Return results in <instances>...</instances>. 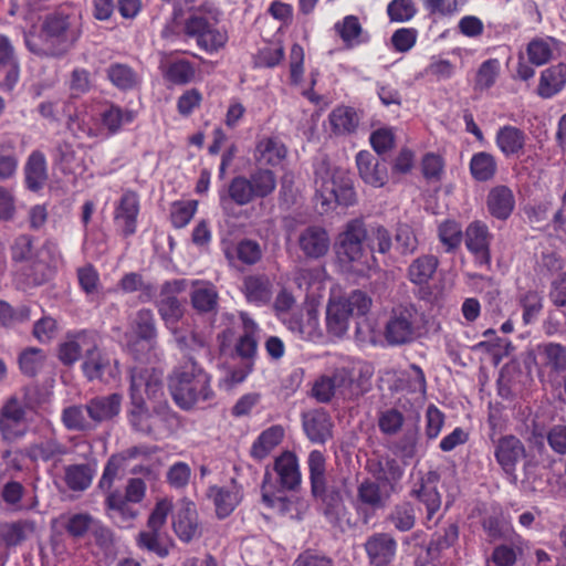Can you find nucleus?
<instances>
[{
    "label": "nucleus",
    "instance_id": "obj_1",
    "mask_svg": "<svg viewBox=\"0 0 566 566\" xmlns=\"http://www.w3.org/2000/svg\"><path fill=\"white\" fill-rule=\"evenodd\" d=\"M144 395L148 399L164 395L163 374L155 368L135 366L130 369L128 422L134 431L155 439L169 436L178 424L177 413L167 401L160 400L149 409Z\"/></svg>",
    "mask_w": 566,
    "mask_h": 566
},
{
    "label": "nucleus",
    "instance_id": "obj_2",
    "mask_svg": "<svg viewBox=\"0 0 566 566\" xmlns=\"http://www.w3.org/2000/svg\"><path fill=\"white\" fill-rule=\"evenodd\" d=\"M391 247V234L384 226L367 227L363 220L354 219L347 222L338 235L337 255L357 275L368 276L379 266L375 253L386 254Z\"/></svg>",
    "mask_w": 566,
    "mask_h": 566
},
{
    "label": "nucleus",
    "instance_id": "obj_3",
    "mask_svg": "<svg viewBox=\"0 0 566 566\" xmlns=\"http://www.w3.org/2000/svg\"><path fill=\"white\" fill-rule=\"evenodd\" d=\"M78 35V31L72 28L70 15L52 13L43 21L39 34L27 33L24 42L28 50L38 56L57 57L73 46Z\"/></svg>",
    "mask_w": 566,
    "mask_h": 566
},
{
    "label": "nucleus",
    "instance_id": "obj_4",
    "mask_svg": "<svg viewBox=\"0 0 566 566\" xmlns=\"http://www.w3.org/2000/svg\"><path fill=\"white\" fill-rule=\"evenodd\" d=\"M211 378L192 358L176 367L168 379V388L176 405L184 410L200 401H208L214 394Z\"/></svg>",
    "mask_w": 566,
    "mask_h": 566
},
{
    "label": "nucleus",
    "instance_id": "obj_5",
    "mask_svg": "<svg viewBox=\"0 0 566 566\" xmlns=\"http://www.w3.org/2000/svg\"><path fill=\"white\" fill-rule=\"evenodd\" d=\"M306 464L312 496L321 502L322 513L326 521L332 525L339 524L345 505L340 490L335 486H327V460L325 454L319 450H312L308 453Z\"/></svg>",
    "mask_w": 566,
    "mask_h": 566
},
{
    "label": "nucleus",
    "instance_id": "obj_6",
    "mask_svg": "<svg viewBox=\"0 0 566 566\" xmlns=\"http://www.w3.org/2000/svg\"><path fill=\"white\" fill-rule=\"evenodd\" d=\"M371 304V297L360 290H355L346 296L331 297L326 307L327 332L342 337L349 328L350 318L365 316Z\"/></svg>",
    "mask_w": 566,
    "mask_h": 566
},
{
    "label": "nucleus",
    "instance_id": "obj_7",
    "mask_svg": "<svg viewBox=\"0 0 566 566\" xmlns=\"http://www.w3.org/2000/svg\"><path fill=\"white\" fill-rule=\"evenodd\" d=\"M277 186L276 175L270 168L256 166L249 176H235L228 185V196L237 206H248L254 200L273 195Z\"/></svg>",
    "mask_w": 566,
    "mask_h": 566
},
{
    "label": "nucleus",
    "instance_id": "obj_8",
    "mask_svg": "<svg viewBox=\"0 0 566 566\" xmlns=\"http://www.w3.org/2000/svg\"><path fill=\"white\" fill-rule=\"evenodd\" d=\"M201 9L197 13L190 14L185 21V33L195 39L197 46L208 54H213L222 50L229 40L228 31L219 27V11L209 10V17L201 14Z\"/></svg>",
    "mask_w": 566,
    "mask_h": 566
},
{
    "label": "nucleus",
    "instance_id": "obj_9",
    "mask_svg": "<svg viewBox=\"0 0 566 566\" xmlns=\"http://www.w3.org/2000/svg\"><path fill=\"white\" fill-rule=\"evenodd\" d=\"M419 332L418 311L415 305L394 307L385 325L384 337L391 346H400L413 342Z\"/></svg>",
    "mask_w": 566,
    "mask_h": 566
},
{
    "label": "nucleus",
    "instance_id": "obj_10",
    "mask_svg": "<svg viewBox=\"0 0 566 566\" xmlns=\"http://www.w3.org/2000/svg\"><path fill=\"white\" fill-rule=\"evenodd\" d=\"M527 457L525 444L514 434H505L494 441V458L505 479L517 484V465Z\"/></svg>",
    "mask_w": 566,
    "mask_h": 566
},
{
    "label": "nucleus",
    "instance_id": "obj_11",
    "mask_svg": "<svg viewBox=\"0 0 566 566\" xmlns=\"http://www.w3.org/2000/svg\"><path fill=\"white\" fill-rule=\"evenodd\" d=\"M316 200L321 202L322 209L326 212L335 205L349 207L356 202V192L349 178H340L338 182L335 177L315 180Z\"/></svg>",
    "mask_w": 566,
    "mask_h": 566
},
{
    "label": "nucleus",
    "instance_id": "obj_12",
    "mask_svg": "<svg viewBox=\"0 0 566 566\" xmlns=\"http://www.w3.org/2000/svg\"><path fill=\"white\" fill-rule=\"evenodd\" d=\"M438 480L439 476L436 472L429 471L426 474L419 472L417 480L412 482L409 490V496L424 506V524L428 527H430L428 523L433 520L441 509L442 500L437 488Z\"/></svg>",
    "mask_w": 566,
    "mask_h": 566
},
{
    "label": "nucleus",
    "instance_id": "obj_13",
    "mask_svg": "<svg viewBox=\"0 0 566 566\" xmlns=\"http://www.w3.org/2000/svg\"><path fill=\"white\" fill-rule=\"evenodd\" d=\"M188 281L175 279L166 281L160 287V300L157 304L158 313L166 326H175L184 316V307L177 294L186 291Z\"/></svg>",
    "mask_w": 566,
    "mask_h": 566
},
{
    "label": "nucleus",
    "instance_id": "obj_14",
    "mask_svg": "<svg viewBox=\"0 0 566 566\" xmlns=\"http://www.w3.org/2000/svg\"><path fill=\"white\" fill-rule=\"evenodd\" d=\"M491 234L488 226L480 221H472L465 229L463 240L468 251L473 255L474 262L479 266L491 268Z\"/></svg>",
    "mask_w": 566,
    "mask_h": 566
},
{
    "label": "nucleus",
    "instance_id": "obj_15",
    "mask_svg": "<svg viewBox=\"0 0 566 566\" xmlns=\"http://www.w3.org/2000/svg\"><path fill=\"white\" fill-rule=\"evenodd\" d=\"M25 409L15 397H11L0 409V434L8 442L25 436Z\"/></svg>",
    "mask_w": 566,
    "mask_h": 566
},
{
    "label": "nucleus",
    "instance_id": "obj_16",
    "mask_svg": "<svg viewBox=\"0 0 566 566\" xmlns=\"http://www.w3.org/2000/svg\"><path fill=\"white\" fill-rule=\"evenodd\" d=\"M139 210L138 193L132 189L125 190L114 209V222L124 238L136 233Z\"/></svg>",
    "mask_w": 566,
    "mask_h": 566
},
{
    "label": "nucleus",
    "instance_id": "obj_17",
    "mask_svg": "<svg viewBox=\"0 0 566 566\" xmlns=\"http://www.w3.org/2000/svg\"><path fill=\"white\" fill-rule=\"evenodd\" d=\"M289 149L279 136H262L256 139L252 157L256 166L263 168L279 167L286 159Z\"/></svg>",
    "mask_w": 566,
    "mask_h": 566
},
{
    "label": "nucleus",
    "instance_id": "obj_18",
    "mask_svg": "<svg viewBox=\"0 0 566 566\" xmlns=\"http://www.w3.org/2000/svg\"><path fill=\"white\" fill-rule=\"evenodd\" d=\"M81 369L88 381L99 380L105 384L115 379L118 374L117 361L112 364L109 357L98 349L97 344L84 355Z\"/></svg>",
    "mask_w": 566,
    "mask_h": 566
},
{
    "label": "nucleus",
    "instance_id": "obj_19",
    "mask_svg": "<svg viewBox=\"0 0 566 566\" xmlns=\"http://www.w3.org/2000/svg\"><path fill=\"white\" fill-rule=\"evenodd\" d=\"M96 333L88 329H81L69 333L66 340L59 346V359L65 366H72L78 360L82 353L87 354L88 349L96 347Z\"/></svg>",
    "mask_w": 566,
    "mask_h": 566
},
{
    "label": "nucleus",
    "instance_id": "obj_20",
    "mask_svg": "<svg viewBox=\"0 0 566 566\" xmlns=\"http://www.w3.org/2000/svg\"><path fill=\"white\" fill-rule=\"evenodd\" d=\"M366 469L373 475L374 481L381 483L384 488H389L390 492L397 491V485L405 473L399 461L389 455L369 459Z\"/></svg>",
    "mask_w": 566,
    "mask_h": 566
},
{
    "label": "nucleus",
    "instance_id": "obj_21",
    "mask_svg": "<svg viewBox=\"0 0 566 566\" xmlns=\"http://www.w3.org/2000/svg\"><path fill=\"white\" fill-rule=\"evenodd\" d=\"M364 549L369 564H392L397 553V542L391 534L378 532L367 537Z\"/></svg>",
    "mask_w": 566,
    "mask_h": 566
},
{
    "label": "nucleus",
    "instance_id": "obj_22",
    "mask_svg": "<svg viewBox=\"0 0 566 566\" xmlns=\"http://www.w3.org/2000/svg\"><path fill=\"white\" fill-rule=\"evenodd\" d=\"M356 165L360 178L365 184L380 188L388 180V167L385 160L376 158L368 150H360L356 155Z\"/></svg>",
    "mask_w": 566,
    "mask_h": 566
},
{
    "label": "nucleus",
    "instance_id": "obj_23",
    "mask_svg": "<svg viewBox=\"0 0 566 566\" xmlns=\"http://www.w3.org/2000/svg\"><path fill=\"white\" fill-rule=\"evenodd\" d=\"M51 276L50 265L35 256L14 272V282L19 289L25 290L45 284Z\"/></svg>",
    "mask_w": 566,
    "mask_h": 566
},
{
    "label": "nucleus",
    "instance_id": "obj_24",
    "mask_svg": "<svg viewBox=\"0 0 566 566\" xmlns=\"http://www.w3.org/2000/svg\"><path fill=\"white\" fill-rule=\"evenodd\" d=\"M132 504L134 503L126 500L119 490H114L106 494L104 510L114 524L128 527L138 515V511Z\"/></svg>",
    "mask_w": 566,
    "mask_h": 566
},
{
    "label": "nucleus",
    "instance_id": "obj_25",
    "mask_svg": "<svg viewBox=\"0 0 566 566\" xmlns=\"http://www.w3.org/2000/svg\"><path fill=\"white\" fill-rule=\"evenodd\" d=\"M303 429L312 443L325 444L333 437V421L323 409L303 415Z\"/></svg>",
    "mask_w": 566,
    "mask_h": 566
},
{
    "label": "nucleus",
    "instance_id": "obj_26",
    "mask_svg": "<svg viewBox=\"0 0 566 566\" xmlns=\"http://www.w3.org/2000/svg\"><path fill=\"white\" fill-rule=\"evenodd\" d=\"M329 235L319 226H310L298 237V247L308 259H319L329 250Z\"/></svg>",
    "mask_w": 566,
    "mask_h": 566
},
{
    "label": "nucleus",
    "instance_id": "obj_27",
    "mask_svg": "<svg viewBox=\"0 0 566 566\" xmlns=\"http://www.w3.org/2000/svg\"><path fill=\"white\" fill-rule=\"evenodd\" d=\"M273 470L277 474L280 485L284 490L294 491L302 482L298 459L292 451H284L275 458Z\"/></svg>",
    "mask_w": 566,
    "mask_h": 566
},
{
    "label": "nucleus",
    "instance_id": "obj_28",
    "mask_svg": "<svg viewBox=\"0 0 566 566\" xmlns=\"http://www.w3.org/2000/svg\"><path fill=\"white\" fill-rule=\"evenodd\" d=\"M334 31L348 50L366 44L370 40L369 33L363 28L355 14L345 15L334 23Z\"/></svg>",
    "mask_w": 566,
    "mask_h": 566
},
{
    "label": "nucleus",
    "instance_id": "obj_29",
    "mask_svg": "<svg viewBox=\"0 0 566 566\" xmlns=\"http://www.w3.org/2000/svg\"><path fill=\"white\" fill-rule=\"evenodd\" d=\"M101 126L107 132L108 136H115L123 130L125 125H129L137 118L135 109L124 108L115 103H108L99 112Z\"/></svg>",
    "mask_w": 566,
    "mask_h": 566
},
{
    "label": "nucleus",
    "instance_id": "obj_30",
    "mask_svg": "<svg viewBox=\"0 0 566 566\" xmlns=\"http://www.w3.org/2000/svg\"><path fill=\"white\" fill-rule=\"evenodd\" d=\"M527 136L513 125L501 126L495 134V145L505 157H520L524 154Z\"/></svg>",
    "mask_w": 566,
    "mask_h": 566
},
{
    "label": "nucleus",
    "instance_id": "obj_31",
    "mask_svg": "<svg viewBox=\"0 0 566 566\" xmlns=\"http://www.w3.org/2000/svg\"><path fill=\"white\" fill-rule=\"evenodd\" d=\"M191 287L190 303L192 308L199 314H214L219 300L216 286L208 281L193 280Z\"/></svg>",
    "mask_w": 566,
    "mask_h": 566
},
{
    "label": "nucleus",
    "instance_id": "obj_32",
    "mask_svg": "<svg viewBox=\"0 0 566 566\" xmlns=\"http://www.w3.org/2000/svg\"><path fill=\"white\" fill-rule=\"evenodd\" d=\"M208 497L213 502L219 518L228 517L241 502L242 495L233 482L230 486L212 485L208 489Z\"/></svg>",
    "mask_w": 566,
    "mask_h": 566
},
{
    "label": "nucleus",
    "instance_id": "obj_33",
    "mask_svg": "<svg viewBox=\"0 0 566 566\" xmlns=\"http://www.w3.org/2000/svg\"><path fill=\"white\" fill-rule=\"evenodd\" d=\"M566 86V63L559 62L541 72L536 93L548 99L559 94Z\"/></svg>",
    "mask_w": 566,
    "mask_h": 566
},
{
    "label": "nucleus",
    "instance_id": "obj_34",
    "mask_svg": "<svg viewBox=\"0 0 566 566\" xmlns=\"http://www.w3.org/2000/svg\"><path fill=\"white\" fill-rule=\"evenodd\" d=\"M120 405L122 396L115 392L90 399L85 405V410L94 422L101 423L116 417L120 411Z\"/></svg>",
    "mask_w": 566,
    "mask_h": 566
},
{
    "label": "nucleus",
    "instance_id": "obj_35",
    "mask_svg": "<svg viewBox=\"0 0 566 566\" xmlns=\"http://www.w3.org/2000/svg\"><path fill=\"white\" fill-rule=\"evenodd\" d=\"M172 527L181 542L189 543L198 533V513L192 502H185L176 512Z\"/></svg>",
    "mask_w": 566,
    "mask_h": 566
},
{
    "label": "nucleus",
    "instance_id": "obj_36",
    "mask_svg": "<svg viewBox=\"0 0 566 566\" xmlns=\"http://www.w3.org/2000/svg\"><path fill=\"white\" fill-rule=\"evenodd\" d=\"M48 180V163L41 150H33L24 165V184L31 191L41 190Z\"/></svg>",
    "mask_w": 566,
    "mask_h": 566
},
{
    "label": "nucleus",
    "instance_id": "obj_37",
    "mask_svg": "<svg viewBox=\"0 0 566 566\" xmlns=\"http://www.w3.org/2000/svg\"><path fill=\"white\" fill-rule=\"evenodd\" d=\"M328 123L333 134L347 136L356 133L360 116L354 107L340 105L329 113Z\"/></svg>",
    "mask_w": 566,
    "mask_h": 566
},
{
    "label": "nucleus",
    "instance_id": "obj_38",
    "mask_svg": "<svg viewBox=\"0 0 566 566\" xmlns=\"http://www.w3.org/2000/svg\"><path fill=\"white\" fill-rule=\"evenodd\" d=\"M486 207L490 214L499 220H506L515 207L513 191L506 186H496L489 191Z\"/></svg>",
    "mask_w": 566,
    "mask_h": 566
},
{
    "label": "nucleus",
    "instance_id": "obj_39",
    "mask_svg": "<svg viewBox=\"0 0 566 566\" xmlns=\"http://www.w3.org/2000/svg\"><path fill=\"white\" fill-rule=\"evenodd\" d=\"M284 429L280 424H273L263 430L253 441L250 455L255 461H262L268 458L272 451L282 442Z\"/></svg>",
    "mask_w": 566,
    "mask_h": 566
},
{
    "label": "nucleus",
    "instance_id": "obj_40",
    "mask_svg": "<svg viewBox=\"0 0 566 566\" xmlns=\"http://www.w3.org/2000/svg\"><path fill=\"white\" fill-rule=\"evenodd\" d=\"M243 333L238 338L234 349L239 357L251 359L255 356L258 349V324L245 312L240 313Z\"/></svg>",
    "mask_w": 566,
    "mask_h": 566
},
{
    "label": "nucleus",
    "instance_id": "obj_41",
    "mask_svg": "<svg viewBox=\"0 0 566 566\" xmlns=\"http://www.w3.org/2000/svg\"><path fill=\"white\" fill-rule=\"evenodd\" d=\"M438 266L439 260L436 255L422 254L410 263L407 277L415 285H427L433 279Z\"/></svg>",
    "mask_w": 566,
    "mask_h": 566
},
{
    "label": "nucleus",
    "instance_id": "obj_42",
    "mask_svg": "<svg viewBox=\"0 0 566 566\" xmlns=\"http://www.w3.org/2000/svg\"><path fill=\"white\" fill-rule=\"evenodd\" d=\"M381 483L370 479L364 480L357 488V502L373 511L381 510L392 492L384 493Z\"/></svg>",
    "mask_w": 566,
    "mask_h": 566
},
{
    "label": "nucleus",
    "instance_id": "obj_43",
    "mask_svg": "<svg viewBox=\"0 0 566 566\" xmlns=\"http://www.w3.org/2000/svg\"><path fill=\"white\" fill-rule=\"evenodd\" d=\"M272 285L265 275H249L243 281V293L249 303L262 306L272 297Z\"/></svg>",
    "mask_w": 566,
    "mask_h": 566
},
{
    "label": "nucleus",
    "instance_id": "obj_44",
    "mask_svg": "<svg viewBox=\"0 0 566 566\" xmlns=\"http://www.w3.org/2000/svg\"><path fill=\"white\" fill-rule=\"evenodd\" d=\"M67 450L64 444L59 442L55 438H48L39 442L30 444L25 449V455L33 462L54 461L62 455L66 454Z\"/></svg>",
    "mask_w": 566,
    "mask_h": 566
},
{
    "label": "nucleus",
    "instance_id": "obj_45",
    "mask_svg": "<svg viewBox=\"0 0 566 566\" xmlns=\"http://www.w3.org/2000/svg\"><path fill=\"white\" fill-rule=\"evenodd\" d=\"M106 76L117 90L123 92L133 91L140 84L137 72L125 63H112L106 69Z\"/></svg>",
    "mask_w": 566,
    "mask_h": 566
},
{
    "label": "nucleus",
    "instance_id": "obj_46",
    "mask_svg": "<svg viewBox=\"0 0 566 566\" xmlns=\"http://www.w3.org/2000/svg\"><path fill=\"white\" fill-rule=\"evenodd\" d=\"M67 127L78 138H95L101 134L97 122L93 115L88 114L86 106L76 108L74 114L70 115Z\"/></svg>",
    "mask_w": 566,
    "mask_h": 566
},
{
    "label": "nucleus",
    "instance_id": "obj_47",
    "mask_svg": "<svg viewBox=\"0 0 566 566\" xmlns=\"http://www.w3.org/2000/svg\"><path fill=\"white\" fill-rule=\"evenodd\" d=\"M472 178L479 182L492 180L497 172V161L494 155L488 151L473 154L469 163Z\"/></svg>",
    "mask_w": 566,
    "mask_h": 566
},
{
    "label": "nucleus",
    "instance_id": "obj_48",
    "mask_svg": "<svg viewBox=\"0 0 566 566\" xmlns=\"http://www.w3.org/2000/svg\"><path fill=\"white\" fill-rule=\"evenodd\" d=\"M94 473L88 463L70 464L64 469V482L71 491L82 492L91 486Z\"/></svg>",
    "mask_w": 566,
    "mask_h": 566
},
{
    "label": "nucleus",
    "instance_id": "obj_49",
    "mask_svg": "<svg viewBox=\"0 0 566 566\" xmlns=\"http://www.w3.org/2000/svg\"><path fill=\"white\" fill-rule=\"evenodd\" d=\"M34 532V523L29 520H19L6 523L1 527L0 538L7 548L21 545Z\"/></svg>",
    "mask_w": 566,
    "mask_h": 566
},
{
    "label": "nucleus",
    "instance_id": "obj_50",
    "mask_svg": "<svg viewBox=\"0 0 566 566\" xmlns=\"http://www.w3.org/2000/svg\"><path fill=\"white\" fill-rule=\"evenodd\" d=\"M437 234L444 252H455L463 241L462 226L454 219H446L438 224Z\"/></svg>",
    "mask_w": 566,
    "mask_h": 566
},
{
    "label": "nucleus",
    "instance_id": "obj_51",
    "mask_svg": "<svg viewBox=\"0 0 566 566\" xmlns=\"http://www.w3.org/2000/svg\"><path fill=\"white\" fill-rule=\"evenodd\" d=\"M76 279L80 290L85 294L88 302H94L99 293V272L92 263H86L76 269Z\"/></svg>",
    "mask_w": 566,
    "mask_h": 566
},
{
    "label": "nucleus",
    "instance_id": "obj_52",
    "mask_svg": "<svg viewBox=\"0 0 566 566\" xmlns=\"http://www.w3.org/2000/svg\"><path fill=\"white\" fill-rule=\"evenodd\" d=\"M387 521L399 532H409L416 525V510L411 502L397 503L387 516Z\"/></svg>",
    "mask_w": 566,
    "mask_h": 566
},
{
    "label": "nucleus",
    "instance_id": "obj_53",
    "mask_svg": "<svg viewBox=\"0 0 566 566\" xmlns=\"http://www.w3.org/2000/svg\"><path fill=\"white\" fill-rule=\"evenodd\" d=\"M164 78L175 85H186L192 82L196 75L195 65L185 59L171 61L163 71Z\"/></svg>",
    "mask_w": 566,
    "mask_h": 566
},
{
    "label": "nucleus",
    "instance_id": "obj_54",
    "mask_svg": "<svg viewBox=\"0 0 566 566\" xmlns=\"http://www.w3.org/2000/svg\"><path fill=\"white\" fill-rule=\"evenodd\" d=\"M137 546L158 557H166L169 554L166 536L164 532L144 530L140 531L136 538Z\"/></svg>",
    "mask_w": 566,
    "mask_h": 566
},
{
    "label": "nucleus",
    "instance_id": "obj_55",
    "mask_svg": "<svg viewBox=\"0 0 566 566\" xmlns=\"http://www.w3.org/2000/svg\"><path fill=\"white\" fill-rule=\"evenodd\" d=\"M132 328L138 338L150 342L157 337L156 319L151 310H139L132 323Z\"/></svg>",
    "mask_w": 566,
    "mask_h": 566
},
{
    "label": "nucleus",
    "instance_id": "obj_56",
    "mask_svg": "<svg viewBox=\"0 0 566 566\" xmlns=\"http://www.w3.org/2000/svg\"><path fill=\"white\" fill-rule=\"evenodd\" d=\"M198 209L196 200H178L170 208V223L175 229H182L190 223Z\"/></svg>",
    "mask_w": 566,
    "mask_h": 566
},
{
    "label": "nucleus",
    "instance_id": "obj_57",
    "mask_svg": "<svg viewBox=\"0 0 566 566\" xmlns=\"http://www.w3.org/2000/svg\"><path fill=\"white\" fill-rule=\"evenodd\" d=\"M270 480V473L266 471L262 483V502L268 507L277 513L279 515L285 516L291 512L293 501L285 495H279L271 492L268 489V481Z\"/></svg>",
    "mask_w": 566,
    "mask_h": 566
},
{
    "label": "nucleus",
    "instance_id": "obj_58",
    "mask_svg": "<svg viewBox=\"0 0 566 566\" xmlns=\"http://www.w3.org/2000/svg\"><path fill=\"white\" fill-rule=\"evenodd\" d=\"M45 361V354L42 349L30 347L19 356V366L23 375L34 377L42 369Z\"/></svg>",
    "mask_w": 566,
    "mask_h": 566
},
{
    "label": "nucleus",
    "instance_id": "obj_59",
    "mask_svg": "<svg viewBox=\"0 0 566 566\" xmlns=\"http://www.w3.org/2000/svg\"><path fill=\"white\" fill-rule=\"evenodd\" d=\"M318 317L313 312H307L306 319L303 315H292L289 319V328L303 339H312L318 335Z\"/></svg>",
    "mask_w": 566,
    "mask_h": 566
},
{
    "label": "nucleus",
    "instance_id": "obj_60",
    "mask_svg": "<svg viewBox=\"0 0 566 566\" xmlns=\"http://www.w3.org/2000/svg\"><path fill=\"white\" fill-rule=\"evenodd\" d=\"M10 252L11 260L14 263H25L38 256L34 239L30 234L18 235L10 248Z\"/></svg>",
    "mask_w": 566,
    "mask_h": 566
},
{
    "label": "nucleus",
    "instance_id": "obj_61",
    "mask_svg": "<svg viewBox=\"0 0 566 566\" xmlns=\"http://www.w3.org/2000/svg\"><path fill=\"white\" fill-rule=\"evenodd\" d=\"M446 160L436 153H427L421 159V172L427 181L440 182L444 175Z\"/></svg>",
    "mask_w": 566,
    "mask_h": 566
},
{
    "label": "nucleus",
    "instance_id": "obj_62",
    "mask_svg": "<svg viewBox=\"0 0 566 566\" xmlns=\"http://www.w3.org/2000/svg\"><path fill=\"white\" fill-rule=\"evenodd\" d=\"M541 355L546 366L556 373L566 370V347L557 343H548L541 347Z\"/></svg>",
    "mask_w": 566,
    "mask_h": 566
},
{
    "label": "nucleus",
    "instance_id": "obj_63",
    "mask_svg": "<svg viewBox=\"0 0 566 566\" xmlns=\"http://www.w3.org/2000/svg\"><path fill=\"white\" fill-rule=\"evenodd\" d=\"M85 406H70L62 411V422L69 430L86 431L92 428L85 417Z\"/></svg>",
    "mask_w": 566,
    "mask_h": 566
},
{
    "label": "nucleus",
    "instance_id": "obj_64",
    "mask_svg": "<svg viewBox=\"0 0 566 566\" xmlns=\"http://www.w3.org/2000/svg\"><path fill=\"white\" fill-rule=\"evenodd\" d=\"M94 525V517L88 513H74L71 514L65 523V532L73 538H82L91 527Z\"/></svg>",
    "mask_w": 566,
    "mask_h": 566
}]
</instances>
